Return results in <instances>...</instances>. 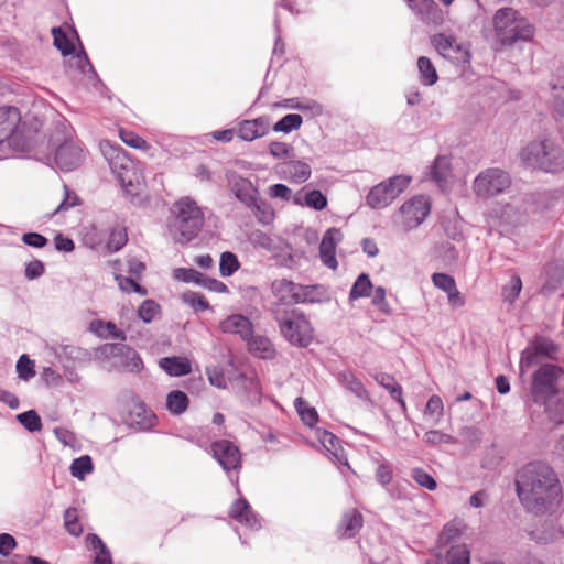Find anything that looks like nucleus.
Masks as SVG:
<instances>
[{"label": "nucleus", "instance_id": "4be33fe9", "mask_svg": "<svg viewBox=\"0 0 564 564\" xmlns=\"http://www.w3.org/2000/svg\"><path fill=\"white\" fill-rule=\"evenodd\" d=\"M330 300L327 288L323 284L303 285L299 283L296 304L325 303Z\"/></svg>", "mask_w": 564, "mask_h": 564}, {"label": "nucleus", "instance_id": "f3484780", "mask_svg": "<svg viewBox=\"0 0 564 564\" xmlns=\"http://www.w3.org/2000/svg\"><path fill=\"white\" fill-rule=\"evenodd\" d=\"M229 517L252 531L261 529V518L256 513L248 500L243 497L232 502L229 509Z\"/></svg>", "mask_w": 564, "mask_h": 564}, {"label": "nucleus", "instance_id": "a19ab883", "mask_svg": "<svg viewBox=\"0 0 564 564\" xmlns=\"http://www.w3.org/2000/svg\"><path fill=\"white\" fill-rule=\"evenodd\" d=\"M417 69L420 82L424 86H433L437 82L438 75L436 68L429 57L421 56L417 58Z\"/></svg>", "mask_w": 564, "mask_h": 564}, {"label": "nucleus", "instance_id": "49530a36", "mask_svg": "<svg viewBox=\"0 0 564 564\" xmlns=\"http://www.w3.org/2000/svg\"><path fill=\"white\" fill-rule=\"evenodd\" d=\"M411 482L408 480H398L391 487L387 488V491L391 499L395 501H410L411 492L410 487Z\"/></svg>", "mask_w": 564, "mask_h": 564}, {"label": "nucleus", "instance_id": "6ab92c4d", "mask_svg": "<svg viewBox=\"0 0 564 564\" xmlns=\"http://www.w3.org/2000/svg\"><path fill=\"white\" fill-rule=\"evenodd\" d=\"M270 130L268 117H258L252 120H242L238 126V137L243 141H253L265 135Z\"/></svg>", "mask_w": 564, "mask_h": 564}, {"label": "nucleus", "instance_id": "13d9d810", "mask_svg": "<svg viewBox=\"0 0 564 564\" xmlns=\"http://www.w3.org/2000/svg\"><path fill=\"white\" fill-rule=\"evenodd\" d=\"M411 477L413 480L420 485L421 487L427 490H435L437 488V482L435 478L426 473L423 468L415 467L411 470Z\"/></svg>", "mask_w": 564, "mask_h": 564}, {"label": "nucleus", "instance_id": "5fc2aeb1", "mask_svg": "<svg viewBox=\"0 0 564 564\" xmlns=\"http://www.w3.org/2000/svg\"><path fill=\"white\" fill-rule=\"evenodd\" d=\"M52 34L54 36V45L61 51L62 55L66 56L74 53L75 46L62 29L53 28Z\"/></svg>", "mask_w": 564, "mask_h": 564}, {"label": "nucleus", "instance_id": "dca6fc26", "mask_svg": "<svg viewBox=\"0 0 564 564\" xmlns=\"http://www.w3.org/2000/svg\"><path fill=\"white\" fill-rule=\"evenodd\" d=\"M173 278L184 283H194L208 291L216 293H225L228 291L227 285L214 278H209L192 268H177L173 271Z\"/></svg>", "mask_w": 564, "mask_h": 564}, {"label": "nucleus", "instance_id": "393cba45", "mask_svg": "<svg viewBox=\"0 0 564 564\" xmlns=\"http://www.w3.org/2000/svg\"><path fill=\"white\" fill-rule=\"evenodd\" d=\"M20 120L21 115L17 107L6 106L0 108V144L4 141L10 143Z\"/></svg>", "mask_w": 564, "mask_h": 564}, {"label": "nucleus", "instance_id": "603ef678", "mask_svg": "<svg viewBox=\"0 0 564 564\" xmlns=\"http://www.w3.org/2000/svg\"><path fill=\"white\" fill-rule=\"evenodd\" d=\"M430 175L440 186L446 182L448 175V162L445 158H436L431 166Z\"/></svg>", "mask_w": 564, "mask_h": 564}, {"label": "nucleus", "instance_id": "bf43d9fd", "mask_svg": "<svg viewBox=\"0 0 564 564\" xmlns=\"http://www.w3.org/2000/svg\"><path fill=\"white\" fill-rule=\"evenodd\" d=\"M460 534V530L455 524L447 523L438 535L440 546L459 543Z\"/></svg>", "mask_w": 564, "mask_h": 564}, {"label": "nucleus", "instance_id": "de8ad7c7", "mask_svg": "<svg viewBox=\"0 0 564 564\" xmlns=\"http://www.w3.org/2000/svg\"><path fill=\"white\" fill-rule=\"evenodd\" d=\"M240 267L237 256L230 251H225L220 256L219 271L223 276L232 275Z\"/></svg>", "mask_w": 564, "mask_h": 564}, {"label": "nucleus", "instance_id": "423d86ee", "mask_svg": "<svg viewBox=\"0 0 564 564\" xmlns=\"http://www.w3.org/2000/svg\"><path fill=\"white\" fill-rule=\"evenodd\" d=\"M175 215L171 225L174 238L178 243H187L194 239L204 225V214L189 197L181 198L172 209Z\"/></svg>", "mask_w": 564, "mask_h": 564}, {"label": "nucleus", "instance_id": "bb28decb", "mask_svg": "<svg viewBox=\"0 0 564 564\" xmlns=\"http://www.w3.org/2000/svg\"><path fill=\"white\" fill-rule=\"evenodd\" d=\"M249 351L261 359H273L276 350L273 343L262 335H251L247 340Z\"/></svg>", "mask_w": 564, "mask_h": 564}, {"label": "nucleus", "instance_id": "338daca9", "mask_svg": "<svg viewBox=\"0 0 564 564\" xmlns=\"http://www.w3.org/2000/svg\"><path fill=\"white\" fill-rule=\"evenodd\" d=\"M183 299L185 303L196 311H206L210 308L209 303L200 293L187 292L184 293Z\"/></svg>", "mask_w": 564, "mask_h": 564}, {"label": "nucleus", "instance_id": "4d7b16f0", "mask_svg": "<svg viewBox=\"0 0 564 564\" xmlns=\"http://www.w3.org/2000/svg\"><path fill=\"white\" fill-rule=\"evenodd\" d=\"M64 523L67 532L70 535L79 536L83 532V527L79 523L77 509L68 508L64 512Z\"/></svg>", "mask_w": 564, "mask_h": 564}, {"label": "nucleus", "instance_id": "09e8293b", "mask_svg": "<svg viewBox=\"0 0 564 564\" xmlns=\"http://www.w3.org/2000/svg\"><path fill=\"white\" fill-rule=\"evenodd\" d=\"M424 415L433 419V422L437 424L444 415V404L440 395H432L429 398Z\"/></svg>", "mask_w": 564, "mask_h": 564}, {"label": "nucleus", "instance_id": "e2e57ef3", "mask_svg": "<svg viewBox=\"0 0 564 564\" xmlns=\"http://www.w3.org/2000/svg\"><path fill=\"white\" fill-rule=\"evenodd\" d=\"M424 442L429 445H438V444H456L457 441L449 434L443 433L437 430L427 431L424 434Z\"/></svg>", "mask_w": 564, "mask_h": 564}, {"label": "nucleus", "instance_id": "f03ea898", "mask_svg": "<svg viewBox=\"0 0 564 564\" xmlns=\"http://www.w3.org/2000/svg\"><path fill=\"white\" fill-rule=\"evenodd\" d=\"M99 148L111 173L121 185L126 195L130 197L131 203L135 204L139 187V175L135 162L117 142L102 140L100 141Z\"/></svg>", "mask_w": 564, "mask_h": 564}, {"label": "nucleus", "instance_id": "2eb2a0df", "mask_svg": "<svg viewBox=\"0 0 564 564\" xmlns=\"http://www.w3.org/2000/svg\"><path fill=\"white\" fill-rule=\"evenodd\" d=\"M557 351V346L553 340L545 337H536L529 347H527L520 359V369L525 371L539 361L540 357H552Z\"/></svg>", "mask_w": 564, "mask_h": 564}, {"label": "nucleus", "instance_id": "4468645a", "mask_svg": "<svg viewBox=\"0 0 564 564\" xmlns=\"http://www.w3.org/2000/svg\"><path fill=\"white\" fill-rule=\"evenodd\" d=\"M430 212L431 203L424 195H416L405 202L400 208L404 229L412 230L419 227L425 220Z\"/></svg>", "mask_w": 564, "mask_h": 564}, {"label": "nucleus", "instance_id": "c03bdc74", "mask_svg": "<svg viewBox=\"0 0 564 564\" xmlns=\"http://www.w3.org/2000/svg\"><path fill=\"white\" fill-rule=\"evenodd\" d=\"M295 409L304 424L313 426L318 421V414L315 408L310 406L302 398H296Z\"/></svg>", "mask_w": 564, "mask_h": 564}, {"label": "nucleus", "instance_id": "a211bd4d", "mask_svg": "<svg viewBox=\"0 0 564 564\" xmlns=\"http://www.w3.org/2000/svg\"><path fill=\"white\" fill-rule=\"evenodd\" d=\"M341 238V232L337 228H329L319 245V256L324 265L335 270L338 265L336 260L335 251L336 245Z\"/></svg>", "mask_w": 564, "mask_h": 564}, {"label": "nucleus", "instance_id": "f257e3e1", "mask_svg": "<svg viewBox=\"0 0 564 564\" xmlns=\"http://www.w3.org/2000/svg\"><path fill=\"white\" fill-rule=\"evenodd\" d=\"M516 490L523 508L536 516L556 512L563 494L557 474L541 460L530 462L518 470Z\"/></svg>", "mask_w": 564, "mask_h": 564}, {"label": "nucleus", "instance_id": "79ce46f5", "mask_svg": "<svg viewBox=\"0 0 564 564\" xmlns=\"http://www.w3.org/2000/svg\"><path fill=\"white\" fill-rule=\"evenodd\" d=\"M70 475L79 480H84L88 474L94 471L93 459L89 455H82L75 458L69 467Z\"/></svg>", "mask_w": 564, "mask_h": 564}, {"label": "nucleus", "instance_id": "1a4fd4ad", "mask_svg": "<svg viewBox=\"0 0 564 564\" xmlns=\"http://www.w3.org/2000/svg\"><path fill=\"white\" fill-rule=\"evenodd\" d=\"M209 453L228 475L229 481L239 491L238 473L242 467V456L239 447L229 440H218L210 444Z\"/></svg>", "mask_w": 564, "mask_h": 564}, {"label": "nucleus", "instance_id": "5701e85b", "mask_svg": "<svg viewBox=\"0 0 564 564\" xmlns=\"http://www.w3.org/2000/svg\"><path fill=\"white\" fill-rule=\"evenodd\" d=\"M219 327L223 333L237 334L243 340H247L253 334L251 321L241 314L228 316L220 323Z\"/></svg>", "mask_w": 564, "mask_h": 564}, {"label": "nucleus", "instance_id": "412c9836", "mask_svg": "<svg viewBox=\"0 0 564 564\" xmlns=\"http://www.w3.org/2000/svg\"><path fill=\"white\" fill-rule=\"evenodd\" d=\"M229 185L235 197L246 207L254 204V198L259 193L251 181L240 175H232L229 178Z\"/></svg>", "mask_w": 564, "mask_h": 564}, {"label": "nucleus", "instance_id": "c9c22d12", "mask_svg": "<svg viewBox=\"0 0 564 564\" xmlns=\"http://www.w3.org/2000/svg\"><path fill=\"white\" fill-rule=\"evenodd\" d=\"M539 405L544 406V412L549 419V421L554 424H563L564 423V397L561 394L554 395V398L549 399L547 402H540Z\"/></svg>", "mask_w": 564, "mask_h": 564}, {"label": "nucleus", "instance_id": "c756f323", "mask_svg": "<svg viewBox=\"0 0 564 564\" xmlns=\"http://www.w3.org/2000/svg\"><path fill=\"white\" fill-rule=\"evenodd\" d=\"M297 289L299 283L286 279L274 280L271 283V292L281 303H295Z\"/></svg>", "mask_w": 564, "mask_h": 564}, {"label": "nucleus", "instance_id": "ddd939ff", "mask_svg": "<svg viewBox=\"0 0 564 564\" xmlns=\"http://www.w3.org/2000/svg\"><path fill=\"white\" fill-rule=\"evenodd\" d=\"M431 43L440 55L454 64L465 65L470 62L469 50L453 35L436 33L431 36Z\"/></svg>", "mask_w": 564, "mask_h": 564}, {"label": "nucleus", "instance_id": "cd10ccee", "mask_svg": "<svg viewBox=\"0 0 564 564\" xmlns=\"http://www.w3.org/2000/svg\"><path fill=\"white\" fill-rule=\"evenodd\" d=\"M159 366L172 377L186 376L192 371L191 361L183 356L163 357L159 360Z\"/></svg>", "mask_w": 564, "mask_h": 564}, {"label": "nucleus", "instance_id": "6e6d98bb", "mask_svg": "<svg viewBox=\"0 0 564 564\" xmlns=\"http://www.w3.org/2000/svg\"><path fill=\"white\" fill-rule=\"evenodd\" d=\"M375 380L389 392L391 398L399 397V392H402V387L389 373L379 372L375 376Z\"/></svg>", "mask_w": 564, "mask_h": 564}, {"label": "nucleus", "instance_id": "9d476101", "mask_svg": "<svg viewBox=\"0 0 564 564\" xmlns=\"http://www.w3.org/2000/svg\"><path fill=\"white\" fill-rule=\"evenodd\" d=\"M562 369L555 365L544 364L533 373L531 395L535 404L547 402L549 399L560 394L558 379Z\"/></svg>", "mask_w": 564, "mask_h": 564}, {"label": "nucleus", "instance_id": "7ed1b4c3", "mask_svg": "<svg viewBox=\"0 0 564 564\" xmlns=\"http://www.w3.org/2000/svg\"><path fill=\"white\" fill-rule=\"evenodd\" d=\"M497 42L510 46L518 41H530L535 32L533 24L512 8H501L492 18Z\"/></svg>", "mask_w": 564, "mask_h": 564}, {"label": "nucleus", "instance_id": "9b49d317", "mask_svg": "<svg viewBox=\"0 0 564 564\" xmlns=\"http://www.w3.org/2000/svg\"><path fill=\"white\" fill-rule=\"evenodd\" d=\"M411 177L395 175L373 186L366 197L368 206L381 209L390 205L410 184Z\"/></svg>", "mask_w": 564, "mask_h": 564}, {"label": "nucleus", "instance_id": "0e129e2a", "mask_svg": "<svg viewBox=\"0 0 564 564\" xmlns=\"http://www.w3.org/2000/svg\"><path fill=\"white\" fill-rule=\"evenodd\" d=\"M119 135L123 143H126L127 145H129L133 149L142 150V149L150 148L148 142L133 131L122 129V130H120Z\"/></svg>", "mask_w": 564, "mask_h": 564}, {"label": "nucleus", "instance_id": "72a5a7b5", "mask_svg": "<svg viewBox=\"0 0 564 564\" xmlns=\"http://www.w3.org/2000/svg\"><path fill=\"white\" fill-rule=\"evenodd\" d=\"M316 436L322 446L339 463L344 460V452L339 438L329 431L317 430Z\"/></svg>", "mask_w": 564, "mask_h": 564}, {"label": "nucleus", "instance_id": "58836bf2", "mask_svg": "<svg viewBox=\"0 0 564 564\" xmlns=\"http://www.w3.org/2000/svg\"><path fill=\"white\" fill-rule=\"evenodd\" d=\"M248 208L262 225H270L274 219V210L271 204L259 195L254 198V204H251Z\"/></svg>", "mask_w": 564, "mask_h": 564}, {"label": "nucleus", "instance_id": "a878e982", "mask_svg": "<svg viewBox=\"0 0 564 564\" xmlns=\"http://www.w3.org/2000/svg\"><path fill=\"white\" fill-rule=\"evenodd\" d=\"M280 169L285 177L297 184L306 182L312 174L310 164L300 160L284 162Z\"/></svg>", "mask_w": 564, "mask_h": 564}, {"label": "nucleus", "instance_id": "f704fd0d", "mask_svg": "<svg viewBox=\"0 0 564 564\" xmlns=\"http://www.w3.org/2000/svg\"><path fill=\"white\" fill-rule=\"evenodd\" d=\"M338 379L339 382L358 399L370 401V395L364 383L351 371L340 372Z\"/></svg>", "mask_w": 564, "mask_h": 564}, {"label": "nucleus", "instance_id": "f8f14e48", "mask_svg": "<svg viewBox=\"0 0 564 564\" xmlns=\"http://www.w3.org/2000/svg\"><path fill=\"white\" fill-rule=\"evenodd\" d=\"M44 163L56 166L63 172H70L80 166L84 161V150L79 142L65 139L54 149V152L45 155Z\"/></svg>", "mask_w": 564, "mask_h": 564}, {"label": "nucleus", "instance_id": "680f3d73", "mask_svg": "<svg viewBox=\"0 0 564 564\" xmlns=\"http://www.w3.org/2000/svg\"><path fill=\"white\" fill-rule=\"evenodd\" d=\"M522 289V281L519 275H512L509 283L502 288V297L505 301L513 303Z\"/></svg>", "mask_w": 564, "mask_h": 564}, {"label": "nucleus", "instance_id": "39448f33", "mask_svg": "<svg viewBox=\"0 0 564 564\" xmlns=\"http://www.w3.org/2000/svg\"><path fill=\"white\" fill-rule=\"evenodd\" d=\"M273 318L278 323L281 336L292 346L308 347L314 338V328L307 316L297 308L274 310Z\"/></svg>", "mask_w": 564, "mask_h": 564}, {"label": "nucleus", "instance_id": "37998d69", "mask_svg": "<svg viewBox=\"0 0 564 564\" xmlns=\"http://www.w3.org/2000/svg\"><path fill=\"white\" fill-rule=\"evenodd\" d=\"M18 422L30 433L42 430V421L35 410H29L17 415Z\"/></svg>", "mask_w": 564, "mask_h": 564}, {"label": "nucleus", "instance_id": "0eeeda50", "mask_svg": "<svg viewBox=\"0 0 564 564\" xmlns=\"http://www.w3.org/2000/svg\"><path fill=\"white\" fill-rule=\"evenodd\" d=\"M95 358L102 362H109L108 366H105L108 371L138 373L143 369V361L139 352L122 343L101 345L96 349Z\"/></svg>", "mask_w": 564, "mask_h": 564}, {"label": "nucleus", "instance_id": "473e14b6", "mask_svg": "<svg viewBox=\"0 0 564 564\" xmlns=\"http://www.w3.org/2000/svg\"><path fill=\"white\" fill-rule=\"evenodd\" d=\"M189 406L188 395L181 390H172L166 395L165 409L173 416L184 414Z\"/></svg>", "mask_w": 564, "mask_h": 564}, {"label": "nucleus", "instance_id": "3c124183", "mask_svg": "<svg viewBox=\"0 0 564 564\" xmlns=\"http://www.w3.org/2000/svg\"><path fill=\"white\" fill-rule=\"evenodd\" d=\"M161 307L153 300H145L141 303L138 308V317L149 324L155 319V317L160 314Z\"/></svg>", "mask_w": 564, "mask_h": 564}, {"label": "nucleus", "instance_id": "8fccbe9b", "mask_svg": "<svg viewBox=\"0 0 564 564\" xmlns=\"http://www.w3.org/2000/svg\"><path fill=\"white\" fill-rule=\"evenodd\" d=\"M75 59H76V66L83 76H85L88 80H97L98 79V74L95 70L91 62L88 58L87 53L84 50H82L75 56Z\"/></svg>", "mask_w": 564, "mask_h": 564}, {"label": "nucleus", "instance_id": "20e7f679", "mask_svg": "<svg viewBox=\"0 0 564 564\" xmlns=\"http://www.w3.org/2000/svg\"><path fill=\"white\" fill-rule=\"evenodd\" d=\"M520 158L528 167L545 173H557L564 169V151L551 139L532 141L520 152Z\"/></svg>", "mask_w": 564, "mask_h": 564}, {"label": "nucleus", "instance_id": "2f4dec72", "mask_svg": "<svg viewBox=\"0 0 564 564\" xmlns=\"http://www.w3.org/2000/svg\"><path fill=\"white\" fill-rule=\"evenodd\" d=\"M86 545L89 550L95 551L93 564H113L111 553L99 535L87 534Z\"/></svg>", "mask_w": 564, "mask_h": 564}, {"label": "nucleus", "instance_id": "c85d7f7f", "mask_svg": "<svg viewBox=\"0 0 564 564\" xmlns=\"http://www.w3.org/2000/svg\"><path fill=\"white\" fill-rule=\"evenodd\" d=\"M531 539L540 544L564 540V531L554 522H545L531 532Z\"/></svg>", "mask_w": 564, "mask_h": 564}, {"label": "nucleus", "instance_id": "aec40b11", "mask_svg": "<svg viewBox=\"0 0 564 564\" xmlns=\"http://www.w3.org/2000/svg\"><path fill=\"white\" fill-rule=\"evenodd\" d=\"M129 424L139 431H150L156 422L155 414L143 402H135L129 411Z\"/></svg>", "mask_w": 564, "mask_h": 564}, {"label": "nucleus", "instance_id": "4c0bfd02", "mask_svg": "<svg viewBox=\"0 0 564 564\" xmlns=\"http://www.w3.org/2000/svg\"><path fill=\"white\" fill-rule=\"evenodd\" d=\"M294 203L304 204L315 210H322L327 206L326 196L318 189L305 192L303 195L299 193L294 196Z\"/></svg>", "mask_w": 564, "mask_h": 564}, {"label": "nucleus", "instance_id": "ea45409f", "mask_svg": "<svg viewBox=\"0 0 564 564\" xmlns=\"http://www.w3.org/2000/svg\"><path fill=\"white\" fill-rule=\"evenodd\" d=\"M373 289L372 282L369 274L361 273L358 275L349 291V301H356L361 297H368L371 295Z\"/></svg>", "mask_w": 564, "mask_h": 564}, {"label": "nucleus", "instance_id": "6e6552de", "mask_svg": "<svg viewBox=\"0 0 564 564\" xmlns=\"http://www.w3.org/2000/svg\"><path fill=\"white\" fill-rule=\"evenodd\" d=\"M510 174L500 167H488L477 174L473 192L479 199H489L502 194L511 185Z\"/></svg>", "mask_w": 564, "mask_h": 564}, {"label": "nucleus", "instance_id": "7c9ffc66", "mask_svg": "<svg viewBox=\"0 0 564 564\" xmlns=\"http://www.w3.org/2000/svg\"><path fill=\"white\" fill-rule=\"evenodd\" d=\"M89 332L101 339L112 338L124 341L127 338L126 333L119 329L115 323L104 322L101 319H93L89 323Z\"/></svg>", "mask_w": 564, "mask_h": 564}, {"label": "nucleus", "instance_id": "a18cd8bd", "mask_svg": "<svg viewBox=\"0 0 564 564\" xmlns=\"http://www.w3.org/2000/svg\"><path fill=\"white\" fill-rule=\"evenodd\" d=\"M302 122L303 119L300 115L289 113L274 123L273 131L290 133L293 130H297L301 127Z\"/></svg>", "mask_w": 564, "mask_h": 564}, {"label": "nucleus", "instance_id": "864d4df0", "mask_svg": "<svg viewBox=\"0 0 564 564\" xmlns=\"http://www.w3.org/2000/svg\"><path fill=\"white\" fill-rule=\"evenodd\" d=\"M128 241L126 228L116 226L111 228L107 241V248L110 251H119Z\"/></svg>", "mask_w": 564, "mask_h": 564}, {"label": "nucleus", "instance_id": "052dcab7", "mask_svg": "<svg viewBox=\"0 0 564 564\" xmlns=\"http://www.w3.org/2000/svg\"><path fill=\"white\" fill-rule=\"evenodd\" d=\"M17 372L20 379L28 381L35 376L34 361L23 354L17 361Z\"/></svg>", "mask_w": 564, "mask_h": 564}, {"label": "nucleus", "instance_id": "69168bd1", "mask_svg": "<svg viewBox=\"0 0 564 564\" xmlns=\"http://www.w3.org/2000/svg\"><path fill=\"white\" fill-rule=\"evenodd\" d=\"M501 221L509 226H517L522 220V214L512 205L508 204L501 208Z\"/></svg>", "mask_w": 564, "mask_h": 564}, {"label": "nucleus", "instance_id": "e433bc0d", "mask_svg": "<svg viewBox=\"0 0 564 564\" xmlns=\"http://www.w3.org/2000/svg\"><path fill=\"white\" fill-rule=\"evenodd\" d=\"M447 547L444 561L446 564H470V551L465 543L442 545Z\"/></svg>", "mask_w": 564, "mask_h": 564}, {"label": "nucleus", "instance_id": "b1692460", "mask_svg": "<svg viewBox=\"0 0 564 564\" xmlns=\"http://www.w3.org/2000/svg\"><path fill=\"white\" fill-rule=\"evenodd\" d=\"M362 525V514L357 509H351L343 514L336 534L339 539H351L359 533Z\"/></svg>", "mask_w": 564, "mask_h": 564}, {"label": "nucleus", "instance_id": "774afa93", "mask_svg": "<svg viewBox=\"0 0 564 564\" xmlns=\"http://www.w3.org/2000/svg\"><path fill=\"white\" fill-rule=\"evenodd\" d=\"M553 110L556 116L564 119V82L563 85L553 86Z\"/></svg>", "mask_w": 564, "mask_h": 564}]
</instances>
